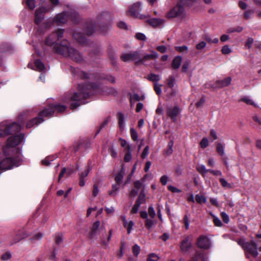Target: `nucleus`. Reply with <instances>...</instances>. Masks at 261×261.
<instances>
[{
	"mask_svg": "<svg viewBox=\"0 0 261 261\" xmlns=\"http://www.w3.org/2000/svg\"><path fill=\"white\" fill-rule=\"evenodd\" d=\"M63 30H59L56 33L50 34L46 40L47 45L53 46L54 50L65 57H69L75 62L82 60L81 54L75 49L71 47L67 40H64L61 44H56L59 39L62 37Z\"/></svg>",
	"mask_w": 261,
	"mask_h": 261,
	"instance_id": "obj_1",
	"label": "nucleus"
},
{
	"mask_svg": "<svg viewBox=\"0 0 261 261\" xmlns=\"http://www.w3.org/2000/svg\"><path fill=\"white\" fill-rule=\"evenodd\" d=\"M87 89V86L80 84L76 91H70L63 98L62 100L64 103L70 105L71 109H74L85 103L84 100L89 96Z\"/></svg>",
	"mask_w": 261,
	"mask_h": 261,
	"instance_id": "obj_2",
	"label": "nucleus"
},
{
	"mask_svg": "<svg viewBox=\"0 0 261 261\" xmlns=\"http://www.w3.org/2000/svg\"><path fill=\"white\" fill-rule=\"evenodd\" d=\"M66 108V107L60 105L49 106L47 108L45 109L39 113L38 118H34L30 121V122L27 123V127L30 128L35 125H38L43 121L42 117H50L52 116L56 111L59 113L63 112L65 110Z\"/></svg>",
	"mask_w": 261,
	"mask_h": 261,
	"instance_id": "obj_3",
	"label": "nucleus"
},
{
	"mask_svg": "<svg viewBox=\"0 0 261 261\" xmlns=\"http://www.w3.org/2000/svg\"><path fill=\"white\" fill-rule=\"evenodd\" d=\"M199 0H179L177 5L167 13L166 17L168 18L176 17L183 18L185 16V7L193 6Z\"/></svg>",
	"mask_w": 261,
	"mask_h": 261,
	"instance_id": "obj_4",
	"label": "nucleus"
},
{
	"mask_svg": "<svg viewBox=\"0 0 261 261\" xmlns=\"http://www.w3.org/2000/svg\"><path fill=\"white\" fill-rule=\"evenodd\" d=\"M237 243L247 253L254 257L258 256L257 245L253 240L246 241L245 239L241 238L237 241Z\"/></svg>",
	"mask_w": 261,
	"mask_h": 261,
	"instance_id": "obj_5",
	"label": "nucleus"
},
{
	"mask_svg": "<svg viewBox=\"0 0 261 261\" xmlns=\"http://www.w3.org/2000/svg\"><path fill=\"white\" fill-rule=\"evenodd\" d=\"M21 126L16 122L4 121L0 124V138L8 135L10 133L18 131Z\"/></svg>",
	"mask_w": 261,
	"mask_h": 261,
	"instance_id": "obj_6",
	"label": "nucleus"
},
{
	"mask_svg": "<svg viewBox=\"0 0 261 261\" xmlns=\"http://www.w3.org/2000/svg\"><path fill=\"white\" fill-rule=\"evenodd\" d=\"M23 139L22 134L10 137L6 145L3 147V151L5 154L9 155L10 152L16 150L15 146L19 144Z\"/></svg>",
	"mask_w": 261,
	"mask_h": 261,
	"instance_id": "obj_7",
	"label": "nucleus"
},
{
	"mask_svg": "<svg viewBox=\"0 0 261 261\" xmlns=\"http://www.w3.org/2000/svg\"><path fill=\"white\" fill-rule=\"evenodd\" d=\"M141 10V4L140 2H137L129 6L128 9L126 13L127 15L142 19L143 17L140 14Z\"/></svg>",
	"mask_w": 261,
	"mask_h": 261,
	"instance_id": "obj_8",
	"label": "nucleus"
},
{
	"mask_svg": "<svg viewBox=\"0 0 261 261\" xmlns=\"http://www.w3.org/2000/svg\"><path fill=\"white\" fill-rule=\"evenodd\" d=\"M121 60L125 62H130L134 61L136 64L139 65L137 61L140 59V53L139 51H130L127 53L122 54L121 56Z\"/></svg>",
	"mask_w": 261,
	"mask_h": 261,
	"instance_id": "obj_9",
	"label": "nucleus"
},
{
	"mask_svg": "<svg viewBox=\"0 0 261 261\" xmlns=\"http://www.w3.org/2000/svg\"><path fill=\"white\" fill-rule=\"evenodd\" d=\"M69 15L66 13H63L58 14L55 19L50 22L47 21L45 24V27L47 28L53 23H56L58 25L66 22L68 20Z\"/></svg>",
	"mask_w": 261,
	"mask_h": 261,
	"instance_id": "obj_10",
	"label": "nucleus"
},
{
	"mask_svg": "<svg viewBox=\"0 0 261 261\" xmlns=\"http://www.w3.org/2000/svg\"><path fill=\"white\" fill-rule=\"evenodd\" d=\"M50 9L49 7H42L38 8L35 14V22L39 25L44 18V14Z\"/></svg>",
	"mask_w": 261,
	"mask_h": 261,
	"instance_id": "obj_11",
	"label": "nucleus"
},
{
	"mask_svg": "<svg viewBox=\"0 0 261 261\" xmlns=\"http://www.w3.org/2000/svg\"><path fill=\"white\" fill-rule=\"evenodd\" d=\"M18 166V164L16 163L14 160L10 158H6L0 162V169L1 170H8L13 167H17Z\"/></svg>",
	"mask_w": 261,
	"mask_h": 261,
	"instance_id": "obj_12",
	"label": "nucleus"
},
{
	"mask_svg": "<svg viewBox=\"0 0 261 261\" xmlns=\"http://www.w3.org/2000/svg\"><path fill=\"white\" fill-rule=\"evenodd\" d=\"M180 113V109L177 106L169 108L167 110V114L168 116L169 117L173 122H175L176 121V118Z\"/></svg>",
	"mask_w": 261,
	"mask_h": 261,
	"instance_id": "obj_13",
	"label": "nucleus"
},
{
	"mask_svg": "<svg viewBox=\"0 0 261 261\" xmlns=\"http://www.w3.org/2000/svg\"><path fill=\"white\" fill-rule=\"evenodd\" d=\"M197 245L202 249H208L211 246V242L207 237L201 236L197 239Z\"/></svg>",
	"mask_w": 261,
	"mask_h": 261,
	"instance_id": "obj_14",
	"label": "nucleus"
},
{
	"mask_svg": "<svg viewBox=\"0 0 261 261\" xmlns=\"http://www.w3.org/2000/svg\"><path fill=\"white\" fill-rule=\"evenodd\" d=\"M150 51V54L145 55L142 59L140 58L139 61H137L139 63V65L144 64L148 60H154L158 58L159 55L156 51L152 50H151Z\"/></svg>",
	"mask_w": 261,
	"mask_h": 261,
	"instance_id": "obj_15",
	"label": "nucleus"
},
{
	"mask_svg": "<svg viewBox=\"0 0 261 261\" xmlns=\"http://www.w3.org/2000/svg\"><path fill=\"white\" fill-rule=\"evenodd\" d=\"M147 22L153 27L156 28L163 25L165 20L161 18H149L146 20Z\"/></svg>",
	"mask_w": 261,
	"mask_h": 261,
	"instance_id": "obj_16",
	"label": "nucleus"
},
{
	"mask_svg": "<svg viewBox=\"0 0 261 261\" xmlns=\"http://www.w3.org/2000/svg\"><path fill=\"white\" fill-rule=\"evenodd\" d=\"M35 67H36L35 70H36L37 71L44 72V71H45L47 70V69L45 67L44 64L41 61H40L39 60H37L35 61ZM28 67L30 68H31V69H35V68H34L32 64H31V63H29L28 64Z\"/></svg>",
	"mask_w": 261,
	"mask_h": 261,
	"instance_id": "obj_17",
	"label": "nucleus"
},
{
	"mask_svg": "<svg viewBox=\"0 0 261 261\" xmlns=\"http://www.w3.org/2000/svg\"><path fill=\"white\" fill-rule=\"evenodd\" d=\"M191 247V243L189 241V238L186 237L181 242L180 249L182 252H187Z\"/></svg>",
	"mask_w": 261,
	"mask_h": 261,
	"instance_id": "obj_18",
	"label": "nucleus"
},
{
	"mask_svg": "<svg viewBox=\"0 0 261 261\" xmlns=\"http://www.w3.org/2000/svg\"><path fill=\"white\" fill-rule=\"evenodd\" d=\"M182 61V57L180 56L175 57L172 63V67L174 69H177L179 68L181 65Z\"/></svg>",
	"mask_w": 261,
	"mask_h": 261,
	"instance_id": "obj_19",
	"label": "nucleus"
},
{
	"mask_svg": "<svg viewBox=\"0 0 261 261\" xmlns=\"http://www.w3.org/2000/svg\"><path fill=\"white\" fill-rule=\"evenodd\" d=\"M191 261H206V257L204 256L202 251H197Z\"/></svg>",
	"mask_w": 261,
	"mask_h": 261,
	"instance_id": "obj_20",
	"label": "nucleus"
},
{
	"mask_svg": "<svg viewBox=\"0 0 261 261\" xmlns=\"http://www.w3.org/2000/svg\"><path fill=\"white\" fill-rule=\"evenodd\" d=\"M124 174V169L122 168L115 177V180L118 184L119 185L121 184V182L123 178Z\"/></svg>",
	"mask_w": 261,
	"mask_h": 261,
	"instance_id": "obj_21",
	"label": "nucleus"
},
{
	"mask_svg": "<svg viewBox=\"0 0 261 261\" xmlns=\"http://www.w3.org/2000/svg\"><path fill=\"white\" fill-rule=\"evenodd\" d=\"M231 79L230 77H227L222 80L219 81V85L221 87L228 86L230 84Z\"/></svg>",
	"mask_w": 261,
	"mask_h": 261,
	"instance_id": "obj_22",
	"label": "nucleus"
},
{
	"mask_svg": "<svg viewBox=\"0 0 261 261\" xmlns=\"http://www.w3.org/2000/svg\"><path fill=\"white\" fill-rule=\"evenodd\" d=\"M196 169L199 173L203 176L208 172L207 169H206L205 166L203 165H198L196 167Z\"/></svg>",
	"mask_w": 261,
	"mask_h": 261,
	"instance_id": "obj_23",
	"label": "nucleus"
},
{
	"mask_svg": "<svg viewBox=\"0 0 261 261\" xmlns=\"http://www.w3.org/2000/svg\"><path fill=\"white\" fill-rule=\"evenodd\" d=\"M117 116L119 127L121 129H123L124 126V116L121 113H118Z\"/></svg>",
	"mask_w": 261,
	"mask_h": 261,
	"instance_id": "obj_24",
	"label": "nucleus"
},
{
	"mask_svg": "<svg viewBox=\"0 0 261 261\" xmlns=\"http://www.w3.org/2000/svg\"><path fill=\"white\" fill-rule=\"evenodd\" d=\"M175 83V78L173 75H170L167 79V84L168 86L170 88H172Z\"/></svg>",
	"mask_w": 261,
	"mask_h": 261,
	"instance_id": "obj_25",
	"label": "nucleus"
},
{
	"mask_svg": "<svg viewBox=\"0 0 261 261\" xmlns=\"http://www.w3.org/2000/svg\"><path fill=\"white\" fill-rule=\"evenodd\" d=\"M241 100L245 102L247 105H252L256 107L257 105L254 102L253 100L248 96H245L241 99Z\"/></svg>",
	"mask_w": 261,
	"mask_h": 261,
	"instance_id": "obj_26",
	"label": "nucleus"
},
{
	"mask_svg": "<svg viewBox=\"0 0 261 261\" xmlns=\"http://www.w3.org/2000/svg\"><path fill=\"white\" fill-rule=\"evenodd\" d=\"M74 38L80 43H83L85 42V37L83 35L80 33H76L73 35Z\"/></svg>",
	"mask_w": 261,
	"mask_h": 261,
	"instance_id": "obj_27",
	"label": "nucleus"
},
{
	"mask_svg": "<svg viewBox=\"0 0 261 261\" xmlns=\"http://www.w3.org/2000/svg\"><path fill=\"white\" fill-rule=\"evenodd\" d=\"M161 76L159 75H157L155 74L151 73L148 75V80L154 82L155 83H157L158 81L161 80Z\"/></svg>",
	"mask_w": 261,
	"mask_h": 261,
	"instance_id": "obj_28",
	"label": "nucleus"
},
{
	"mask_svg": "<svg viewBox=\"0 0 261 261\" xmlns=\"http://www.w3.org/2000/svg\"><path fill=\"white\" fill-rule=\"evenodd\" d=\"M254 13V11L251 9H248L246 10L244 13V17L246 20L249 19L251 18L253 14Z\"/></svg>",
	"mask_w": 261,
	"mask_h": 261,
	"instance_id": "obj_29",
	"label": "nucleus"
},
{
	"mask_svg": "<svg viewBox=\"0 0 261 261\" xmlns=\"http://www.w3.org/2000/svg\"><path fill=\"white\" fill-rule=\"evenodd\" d=\"M195 200L197 203L202 204L206 202V199L204 196L197 194L195 196Z\"/></svg>",
	"mask_w": 261,
	"mask_h": 261,
	"instance_id": "obj_30",
	"label": "nucleus"
},
{
	"mask_svg": "<svg viewBox=\"0 0 261 261\" xmlns=\"http://www.w3.org/2000/svg\"><path fill=\"white\" fill-rule=\"evenodd\" d=\"M118 190L119 187L116 185H113L112 186V190L109 192L108 194L111 196H115L117 195Z\"/></svg>",
	"mask_w": 261,
	"mask_h": 261,
	"instance_id": "obj_31",
	"label": "nucleus"
},
{
	"mask_svg": "<svg viewBox=\"0 0 261 261\" xmlns=\"http://www.w3.org/2000/svg\"><path fill=\"white\" fill-rule=\"evenodd\" d=\"M219 181L223 188L226 189L231 188V185L229 183H228L224 178H220Z\"/></svg>",
	"mask_w": 261,
	"mask_h": 261,
	"instance_id": "obj_32",
	"label": "nucleus"
},
{
	"mask_svg": "<svg viewBox=\"0 0 261 261\" xmlns=\"http://www.w3.org/2000/svg\"><path fill=\"white\" fill-rule=\"evenodd\" d=\"M159 259V256L155 253L149 254L147 258V261H158Z\"/></svg>",
	"mask_w": 261,
	"mask_h": 261,
	"instance_id": "obj_33",
	"label": "nucleus"
},
{
	"mask_svg": "<svg viewBox=\"0 0 261 261\" xmlns=\"http://www.w3.org/2000/svg\"><path fill=\"white\" fill-rule=\"evenodd\" d=\"M155 222L151 219H147L145 223L146 227L149 229L155 224Z\"/></svg>",
	"mask_w": 261,
	"mask_h": 261,
	"instance_id": "obj_34",
	"label": "nucleus"
},
{
	"mask_svg": "<svg viewBox=\"0 0 261 261\" xmlns=\"http://www.w3.org/2000/svg\"><path fill=\"white\" fill-rule=\"evenodd\" d=\"M130 135L132 139L135 141H138V133L137 131L133 128H131L130 129Z\"/></svg>",
	"mask_w": 261,
	"mask_h": 261,
	"instance_id": "obj_35",
	"label": "nucleus"
},
{
	"mask_svg": "<svg viewBox=\"0 0 261 261\" xmlns=\"http://www.w3.org/2000/svg\"><path fill=\"white\" fill-rule=\"evenodd\" d=\"M217 151L221 155L224 154V146L221 143H218L217 146Z\"/></svg>",
	"mask_w": 261,
	"mask_h": 261,
	"instance_id": "obj_36",
	"label": "nucleus"
},
{
	"mask_svg": "<svg viewBox=\"0 0 261 261\" xmlns=\"http://www.w3.org/2000/svg\"><path fill=\"white\" fill-rule=\"evenodd\" d=\"M134 224V222L132 221H130L128 222H127V223H125L124 225V226L127 228V233L128 234L130 233Z\"/></svg>",
	"mask_w": 261,
	"mask_h": 261,
	"instance_id": "obj_37",
	"label": "nucleus"
},
{
	"mask_svg": "<svg viewBox=\"0 0 261 261\" xmlns=\"http://www.w3.org/2000/svg\"><path fill=\"white\" fill-rule=\"evenodd\" d=\"M221 51L224 55H228L231 53L232 50L228 45H225L222 48Z\"/></svg>",
	"mask_w": 261,
	"mask_h": 261,
	"instance_id": "obj_38",
	"label": "nucleus"
},
{
	"mask_svg": "<svg viewBox=\"0 0 261 261\" xmlns=\"http://www.w3.org/2000/svg\"><path fill=\"white\" fill-rule=\"evenodd\" d=\"M140 205L141 204H139V202H136L130 211V213L132 214H136L138 212Z\"/></svg>",
	"mask_w": 261,
	"mask_h": 261,
	"instance_id": "obj_39",
	"label": "nucleus"
},
{
	"mask_svg": "<svg viewBox=\"0 0 261 261\" xmlns=\"http://www.w3.org/2000/svg\"><path fill=\"white\" fill-rule=\"evenodd\" d=\"M145 195L143 192H142L136 202H139V204H141V203L145 202Z\"/></svg>",
	"mask_w": 261,
	"mask_h": 261,
	"instance_id": "obj_40",
	"label": "nucleus"
},
{
	"mask_svg": "<svg viewBox=\"0 0 261 261\" xmlns=\"http://www.w3.org/2000/svg\"><path fill=\"white\" fill-rule=\"evenodd\" d=\"M95 25L91 23L89 26L87 27L86 32L88 35H91L94 31Z\"/></svg>",
	"mask_w": 261,
	"mask_h": 261,
	"instance_id": "obj_41",
	"label": "nucleus"
},
{
	"mask_svg": "<svg viewBox=\"0 0 261 261\" xmlns=\"http://www.w3.org/2000/svg\"><path fill=\"white\" fill-rule=\"evenodd\" d=\"M201 148H205L208 145V140L206 138H203L200 143Z\"/></svg>",
	"mask_w": 261,
	"mask_h": 261,
	"instance_id": "obj_42",
	"label": "nucleus"
},
{
	"mask_svg": "<svg viewBox=\"0 0 261 261\" xmlns=\"http://www.w3.org/2000/svg\"><path fill=\"white\" fill-rule=\"evenodd\" d=\"M149 147L148 146H146L143 150L141 153V158L142 159H145L147 157L149 154Z\"/></svg>",
	"mask_w": 261,
	"mask_h": 261,
	"instance_id": "obj_43",
	"label": "nucleus"
},
{
	"mask_svg": "<svg viewBox=\"0 0 261 261\" xmlns=\"http://www.w3.org/2000/svg\"><path fill=\"white\" fill-rule=\"evenodd\" d=\"M175 49H176V50H177V51H178L179 53H184V52L187 53L188 48L187 46L184 45V46H176V47H175Z\"/></svg>",
	"mask_w": 261,
	"mask_h": 261,
	"instance_id": "obj_44",
	"label": "nucleus"
},
{
	"mask_svg": "<svg viewBox=\"0 0 261 261\" xmlns=\"http://www.w3.org/2000/svg\"><path fill=\"white\" fill-rule=\"evenodd\" d=\"M26 2L29 9L33 10L35 8L36 6L35 0H26Z\"/></svg>",
	"mask_w": 261,
	"mask_h": 261,
	"instance_id": "obj_45",
	"label": "nucleus"
},
{
	"mask_svg": "<svg viewBox=\"0 0 261 261\" xmlns=\"http://www.w3.org/2000/svg\"><path fill=\"white\" fill-rule=\"evenodd\" d=\"M253 42L254 40L253 38L250 37L248 38L246 41L245 44V47L248 48V49H250L251 47Z\"/></svg>",
	"mask_w": 261,
	"mask_h": 261,
	"instance_id": "obj_46",
	"label": "nucleus"
},
{
	"mask_svg": "<svg viewBox=\"0 0 261 261\" xmlns=\"http://www.w3.org/2000/svg\"><path fill=\"white\" fill-rule=\"evenodd\" d=\"M43 237V234L41 232H38L34 234L32 237L31 238V239L33 241H38L40 240Z\"/></svg>",
	"mask_w": 261,
	"mask_h": 261,
	"instance_id": "obj_47",
	"label": "nucleus"
},
{
	"mask_svg": "<svg viewBox=\"0 0 261 261\" xmlns=\"http://www.w3.org/2000/svg\"><path fill=\"white\" fill-rule=\"evenodd\" d=\"M206 42L203 41L199 42V43H198L196 44V48L197 50H201V49H203L204 48H205V47L206 46Z\"/></svg>",
	"mask_w": 261,
	"mask_h": 261,
	"instance_id": "obj_48",
	"label": "nucleus"
},
{
	"mask_svg": "<svg viewBox=\"0 0 261 261\" xmlns=\"http://www.w3.org/2000/svg\"><path fill=\"white\" fill-rule=\"evenodd\" d=\"M54 159L53 157L48 156L42 161V164L45 166H48L51 161H53Z\"/></svg>",
	"mask_w": 261,
	"mask_h": 261,
	"instance_id": "obj_49",
	"label": "nucleus"
},
{
	"mask_svg": "<svg viewBox=\"0 0 261 261\" xmlns=\"http://www.w3.org/2000/svg\"><path fill=\"white\" fill-rule=\"evenodd\" d=\"M168 189L172 193H180L181 190L171 185L168 186Z\"/></svg>",
	"mask_w": 261,
	"mask_h": 261,
	"instance_id": "obj_50",
	"label": "nucleus"
},
{
	"mask_svg": "<svg viewBox=\"0 0 261 261\" xmlns=\"http://www.w3.org/2000/svg\"><path fill=\"white\" fill-rule=\"evenodd\" d=\"M140 247L138 245H135L133 247V252L135 256H138L140 253Z\"/></svg>",
	"mask_w": 261,
	"mask_h": 261,
	"instance_id": "obj_51",
	"label": "nucleus"
},
{
	"mask_svg": "<svg viewBox=\"0 0 261 261\" xmlns=\"http://www.w3.org/2000/svg\"><path fill=\"white\" fill-rule=\"evenodd\" d=\"M136 37L138 40L145 41L146 39V37L144 34L141 33H138L136 34Z\"/></svg>",
	"mask_w": 261,
	"mask_h": 261,
	"instance_id": "obj_52",
	"label": "nucleus"
},
{
	"mask_svg": "<svg viewBox=\"0 0 261 261\" xmlns=\"http://www.w3.org/2000/svg\"><path fill=\"white\" fill-rule=\"evenodd\" d=\"M161 87H162L161 85H160L158 84L157 83H154V90L158 95H160L162 93Z\"/></svg>",
	"mask_w": 261,
	"mask_h": 261,
	"instance_id": "obj_53",
	"label": "nucleus"
},
{
	"mask_svg": "<svg viewBox=\"0 0 261 261\" xmlns=\"http://www.w3.org/2000/svg\"><path fill=\"white\" fill-rule=\"evenodd\" d=\"M190 62L189 61H185L184 62L182 66V71L186 72L189 67Z\"/></svg>",
	"mask_w": 261,
	"mask_h": 261,
	"instance_id": "obj_54",
	"label": "nucleus"
},
{
	"mask_svg": "<svg viewBox=\"0 0 261 261\" xmlns=\"http://www.w3.org/2000/svg\"><path fill=\"white\" fill-rule=\"evenodd\" d=\"M213 217L214 218V222L215 225L216 226H221L222 225V223L221 221V220L217 217H215L214 215H213Z\"/></svg>",
	"mask_w": 261,
	"mask_h": 261,
	"instance_id": "obj_55",
	"label": "nucleus"
},
{
	"mask_svg": "<svg viewBox=\"0 0 261 261\" xmlns=\"http://www.w3.org/2000/svg\"><path fill=\"white\" fill-rule=\"evenodd\" d=\"M221 215L223 221L225 223H228L229 219L228 215L225 212H222Z\"/></svg>",
	"mask_w": 261,
	"mask_h": 261,
	"instance_id": "obj_56",
	"label": "nucleus"
},
{
	"mask_svg": "<svg viewBox=\"0 0 261 261\" xmlns=\"http://www.w3.org/2000/svg\"><path fill=\"white\" fill-rule=\"evenodd\" d=\"M148 214L150 217L152 218H154L155 216V212L152 206H150L148 208Z\"/></svg>",
	"mask_w": 261,
	"mask_h": 261,
	"instance_id": "obj_57",
	"label": "nucleus"
},
{
	"mask_svg": "<svg viewBox=\"0 0 261 261\" xmlns=\"http://www.w3.org/2000/svg\"><path fill=\"white\" fill-rule=\"evenodd\" d=\"M168 179V176L167 175H164L161 177L160 181L163 185L165 186L167 183Z\"/></svg>",
	"mask_w": 261,
	"mask_h": 261,
	"instance_id": "obj_58",
	"label": "nucleus"
},
{
	"mask_svg": "<svg viewBox=\"0 0 261 261\" xmlns=\"http://www.w3.org/2000/svg\"><path fill=\"white\" fill-rule=\"evenodd\" d=\"M132 160V152H125L124 160L125 162H128Z\"/></svg>",
	"mask_w": 261,
	"mask_h": 261,
	"instance_id": "obj_59",
	"label": "nucleus"
},
{
	"mask_svg": "<svg viewBox=\"0 0 261 261\" xmlns=\"http://www.w3.org/2000/svg\"><path fill=\"white\" fill-rule=\"evenodd\" d=\"M184 222L186 229H189V220L187 215H185L184 217Z\"/></svg>",
	"mask_w": 261,
	"mask_h": 261,
	"instance_id": "obj_60",
	"label": "nucleus"
},
{
	"mask_svg": "<svg viewBox=\"0 0 261 261\" xmlns=\"http://www.w3.org/2000/svg\"><path fill=\"white\" fill-rule=\"evenodd\" d=\"M100 226V222L99 221L94 222L92 226V230L93 232L96 231Z\"/></svg>",
	"mask_w": 261,
	"mask_h": 261,
	"instance_id": "obj_61",
	"label": "nucleus"
},
{
	"mask_svg": "<svg viewBox=\"0 0 261 261\" xmlns=\"http://www.w3.org/2000/svg\"><path fill=\"white\" fill-rule=\"evenodd\" d=\"M11 257V254L9 252H6L4 253L2 256L1 258L3 260H7Z\"/></svg>",
	"mask_w": 261,
	"mask_h": 261,
	"instance_id": "obj_62",
	"label": "nucleus"
},
{
	"mask_svg": "<svg viewBox=\"0 0 261 261\" xmlns=\"http://www.w3.org/2000/svg\"><path fill=\"white\" fill-rule=\"evenodd\" d=\"M156 49L162 53H164L166 51L167 48L164 45L158 46L156 47Z\"/></svg>",
	"mask_w": 261,
	"mask_h": 261,
	"instance_id": "obj_63",
	"label": "nucleus"
},
{
	"mask_svg": "<svg viewBox=\"0 0 261 261\" xmlns=\"http://www.w3.org/2000/svg\"><path fill=\"white\" fill-rule=\"evenodd\" d=\"M239 6L241 9L243 10H245L247 8V4L243 1H240L239 2Z\"/></svg>",
	"mask_w": 261,
	"mask_h": 261,
	"instance_id": "obj_64",
	"label": "nucleus"
}]
</instances>
